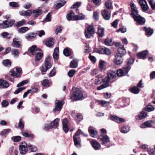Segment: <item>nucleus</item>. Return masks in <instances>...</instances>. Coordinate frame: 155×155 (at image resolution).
<instances>
[{"label":"nucleus","mask_w":155,"mask_h":155,"mask_svg":"<svg viewBox=\"0 0 155 155\" xmlns=\"http://www.w3.org/2000/svg\"><path fill=\"white\" fill-rule=\"evenodd\" d=\"M73 140L74 145L76 147L78 148H80L81 147V139L80 137L73 136Z\"/></svg>","instance_id":"nucleus-18"},{"label":"nucleus","mask_w":155,"mask_h":155,"mask_svg":"<svg viewBox=\"0 0 155 155\" xmlns=\"http://www.w3.org/2000/svg\"><path fill=\"white\" fill-rule=\"evenodd\" d=\"M98 140L102 142V144L105 145L109 142L110 139L109 137L107 135L102 134L100 136Z\"/></svg>","instance_id":"nucleus-8"},{"label":"nucleus","mask_w":155,"mask_h":155,"mask_svg":"<svg viewBox=\"0 0 155 155\" xmlns=\"http://www.w3.org/2000/svg\"><path fill=\"white\" fill-rule=\"evenodd\" d=\"M59 48L58 47H56L54 50L53 54V57L54 60L57 59L58 57Z\"/></svg>","instance_id":"nucleus-34"},{"label":"nucleus","mask_w":155,"mask_h":155,"mask_svg":"<svg viewBox=\"0 0 155 155\" xmlns=\"http://www.w3.org/2000/svg\"><path fill=\"white\" fill-rule=\"evenodd\" d=\"M90 143L94 150H98L100 149L101 145L97 140H93L90 142Z\"/></svg>","instance_id":"nucleus-15"},{"label":"nucleus","mask_w":155,"mask_h":155,"mask_svg":"<svg viewBox=\"0 0 155 155\" xmlns=\"http://www.w3.org/2000/svg\"><path fill=\"white\" fill-rule=\"evenodd\" d=\"M1 35L2 37L4 38H9L11 37V35L9 34L8 33L5 32H2L1 34Z\"/></svg>","instance_id":"nucleus-58"},{"label":"nucleus","mask_w":155,"mask_h":155,"mask_svg":"<svg viewBox=\"0 0 155 155\" xmlns=\"http://www.w3.org/2000/svg\"><path fill=\"white\" fill-rule=\"evenodd\" d=\"M105 6L107 9H110L112 7L111 1L109 0L106 1L105 3Z\"/></svg>","instance_id":"nucleus-47"},{"label":"nucleus","mask_w":155,"mask_h":155,"mask_svg":"<svg viewBox=\"0 0 155 155\" xmlns=\"http://www.w3.org/2000/svg\"><path fill=\"white\" fill-rule=\"evenodd\" d=\"M33 16L35 17H38L39 15H41L42 13V11L40 9H37L34 10L33 12Z\"/></svg>","instance_id":"nucleus-30"},{"label":"nucleus","mask_w":155,"mask_h":155,"mask_svg":"<svg viewBox=\"0 0 155 155\" xmlns=\"http://www.w3.org/2000/svg\"><path fill=\"white\" fill-rule=\"evenodd\" d=\"M100 103L101 106L104 107H107L109 104V102L104 101H101Z\"/></svg>","instance_id":"nucleus-60"},{"label":"nucleus","mask_w":155,"mask_h":155,"mask_svg":"<svg viewBox=\"0 0 155 155\" xmlns=\"http://www.w3.org/2000/svg\"><path fill=\"white\" fill-rule=\"evenodd\" d=\"M129 128L127 126H125L121 128L120 132L123 133H126L129 131Z\"/></svg>","instance_id":"nucleus-37"},{"label":"nucleus","mask_w":155,"mask_h":155,"mask_svg":"<svg viewBox=\"0 0 155 155\" xmlns=\"http://www.w3.org/2000/svg\"><path fill=\"white\" fill-rule=\"evenodd\" d=\"M21 40L18 37L13 38L12 45L14 48H19L21 45Z\"/></svg>","instance_id":"nucleus-11"},{"label":"nucleus","mask_w":155,"mask_h":155,"mask_svg":"<svg viewBox=\"0 0 155 155\" xmlns=\"http://www.w3.org/2000/svg\"><path fill=\"white\" fill-rule=\"evenodd\" d=\"M0 86L4 88H6L9 86V84L6 81L1 79L0 80Z\"/></svg>","instance_id":"nucleus-32"},{"label":"nucleus","mask_w":155,"mask_h":155,"mask_svg":"<svg viewBox=\"0 0 155 155\" xmlns=\"http://www.w3.org/2000/svg\"><path fill=\"white\" fill-rule=\"evenodd\" d=\"M81 4V3L80 2H77L75 3V4H74L72 7H71L72 8H73L74 9H77V10H78L77 8L80 6Z\"/></svg>","instance_id":"nucleus-64"},{"label":"nucleus","mask_w":155,"mask_h":155,"mask_svg":"<svg viewBox=\"0 0 155 155\" xmlns=\"http://www.w3.org/2000/svg\"><path fill=\"white\" fill-rule=\"evenodd\" d=\"M130 6L131 10V15L133 18L134 16H136L138 15V11L136 6L132 1L130 2Z\"/></svg>","instance_id":"nucleus-9"},{"label":"nucleus","mask_w":155,"mask_h":155,"mask_svg":"<svg viewBox=\"0 0 155 155\" xmlns=\"http://www.w3.org/2000/svg\"><path fill=\"white\" fill-rule=\"evenodd\" d=\"M89 132L90 135L92 137H95L97 135V132L93 129H89Z\"/></svg>","instance_id":"nucleus-42"},{"label":"nucleus","mask_w":155,"mask_h":155,"mask_svg":"<svg viewBox=\"0 0 155 155\" xmlns=\"http://www.w3.org/2000/svg\"><path fill=\"white\" fill-rule=\"evenodd\" d=\"M147 116V113L144 111H142L139 114L136 116V118L137 120H139L146 117Z\"/></svg>","instance_id":"nucleus-21"},{"label":"nucleus","mask_w":155,"mask_h":155,"mask_svg":"<svg viewBox=\"0 0 155 155\" xmlns=\"http://www.w3.org/2000/svg\"><path fill=\"white\" fill-rule=\"evenodd\" d=\"M73 19L74 20H82L84 18V16L82 14H79L78 15H74Z\"/></svg>","instance_id":"nucleus-41"},{"label":"nucleus","mask_w":155,"mask_h":155,"mask_svg":"<svg viewBox=\"0 0 155 155\" xmlns=\"http://www.w3.org/2000/svg\"><path fill=\"white\" fill-rule=\"evenodd\" d=\"M36 33L31 32L26 34L25 38L27 40H30L35 38L36 36Z\"/></svg>","instance_id":"nucleus-28"},{"label":"nucleus","mask_w":155,"mask_h":155,"mask_svg":"<svg viewBox=\"0 0 155 155\" xmlns=\"http://www.w3.org/2000/svg\"><path fill=\"white\" fill-rule=\"evenodd\" d=\"M13 20H6L0 23V27L2 28H6L12 26L15 23Z\"/></svg>","instance_id":"nucleus-5"},{"label":"nucleus","mask_w":155,"mask_h":155,"mask_svg":"<svg viewBox=\"0 0 155 155\" xmlns=\"http://www.w3.org/2000/svg\"><path fill=\"white\" fill-rule=\"evenodd\" d=\"M105 44L107 46H110L112 45V39L111 38H107L104 40Z\"/></svg>","instance_id":"nucleus-45"},{"label":"nucleus","mask_w":155,"mask_h":155,"mask_svg":"<svg viewBox=\"0 0 155 155\" xmlns=\"http://www.w3.org/2000/svg\"><path fill=\"white\" fill-rule=\"evenodd\" d=\"M11 62L8 59L3 60L2 61V64L5 67H9L11 64Z\"/></svg>","instance_id":"nucleus-38"},{"label":"nucleus","mask_w":155,"mask_h":155,"mask_svg":"<svg viewBox=\"0 0 155 155\" xmlns=\"http://www.w3.org/2000/svg\"><path fill=\"white\" fill-rule=\"evenodd\" d=\"M97 34L99 37H102L104 34V29L100 26H99Z\"/></svg>","instance_id":"nucleus-25"},{"label":"nucleus","mask_w":155,"mask_h":155,"mask_svg":"<svg viewBox=\"0 0 155 155\" xmlns=\"http://www.w3.org/2000/svg\"><path fill=\"white\" fill-rule=\"evenodd\" d=\"M149 3L153 9H155V2L152 0H150Z\"/></svg>","instance_id":"nucleus-59"},{"label":"nucleus","mask_w":155,"mask_h":155,"mask_svg":"<svg viewBox=\"0 0 155 155\" xmlns=\"http://www.w3.org/2000/svg\"><path fill=\"white\" fill-rule=\"evenodd\" d=\"M11 75L12 76L18 78L21 76L22 74L21 68L16 67L10 71Z\"/></svg>","instance_id":"nucleus-4"},{"label":"nucleus","mask_w":155,"mask_h":155,"mask_svg":"<svg viewBox=\"0 0 155 155\" xmlns=\"http://www.w3.org/2000/svg\"><path fill=\"white\" fill-rule=\"evenodd\" d=\"M32 13V12L30 10H28L27 11H23L20 12L21 15L26 17L30 16Z\"/></svg>","instance_id":"nucleus-31"},{"label":"nucleus","mask_w":155,"mask_h":155,"mask_svg":"<svg viewBox=\"0 0 155 155\" xmlns=\"http://www.w3.org/2000/svg\"><path fill=\"white\" fill-rule=\"evenodd\" d=\"M139 2L143 12L148 10L149 9V7L147 2L145 0H139Z\"/></svg>","instance_id":"nucleus-12"},{"label":"nucleus","mask_w":155,"mask_h":155,"mask_svg":"<svg viewBox=\"0 0 155 155\" xmlns=\"http://www.w3.org/2000/svg\"><path fill=\"white\" fill-rule=\"evenodd\" d=\"M94 28L92 26H89L85 31V36L87 38H89L94 33Z\"/></svg>","instance_id":"nucleus-7"},{"label":"nucleus","mask_w":155,"mask_h":155,"mask_svg":"<svg viewBox=\"0 0 155 155\" xmlns=\"http://www.w3.org/2000/svg\"><path fill=\"white\" fill-rule=\"evenodd\" d=\"M78 60L74 59L70 62V66L71 68H75L78 67Z\"/></svg>","instance_id":"nucleus-27"},{"label":"nucleus","mask_w":155,"mask_h":155,"mask_svg":"<svg viewBox=\"0 0 155 155\" xmlns=\"http://www.w3.org/2000/svg\"><path fill=\"white\" fill-rule=\"evenodd\" d=\"M105 84H103L100 86L97 87V89L98 90H101L104 88L107 87L109 85V84L108 83H105Z\"/></svg>","instance_id":"nucleus-54"},{"label":"nucleus","mask_w":155,"mask_h":155,"mask_svg":"<svg viewBox=\"0 0 155 155\" xmlns=\"http://www.w3.org/2000/svg\"><path fill=\"white\" fill-rule=\"evenodd\" d=\"M118 53L117 54H119V55H122L123 56L126 53V50L124 48V45H122V47H119L118 49Z\"/></svg>","instance_id":"nucleus-23"},{"label":"nucleus","mask_w":155,"mask_h":155,"mask_svg":"<svg viewBox=\"0 0 155 155\" xmlns=\"http://www.w3.org/2000/svg\"><path fill=\"white\" fill-rule=\"evenodd\" d=\"M119 54H117L115 57L114 62L117 65H120L122 64L123 61V59L122 55H119Z\"/></svg>","instance_id":"nucleus-17"},{"label":"nucleus","mask_w":155,"mask_h":155,"mask_svg":"<svg viewBox=\"0 0 155 155\" xmlns=\"http://www.w3.org/2000/svg\"><path fill=\"white\" fill-rule=\"evenodd\" d=\"M64 54L66 56H68L71 54V52L69 49L68 48L64 49L63 51Z\"/></svg>","instance_id":"nucleus-55"},{"label":"nucleus","mask_w":155,"mask_h":155,"mask_svg":"<svg viewBox=\"0 0 155 155\" xmlns=\"http://www.w3.org/2000/svg\"><path fill=\"white\" fill-rule=\"evenodd\" d=\"M50 58L47 57L45 58V65H42L40 68V70L42 74H45L47 70L50 68L52 66L51 64L49 62Z\"/></svg>","instance_id":"nucleus-1"},{"label":"nucleus","mask_w":155,"mask_h":155,"mask_svg":"<svg viewBox=\"0 0 155 155\" xmlns=\"http://www.w3.org/2000/svg\"><path fill=\"white\" fill-rule=\"evenodd\" d=\"M28 147L29 148L31 152H35L37 150V148L35 146L31 145H28Z\"/></svg>","instance_id":"nucleus-52"},{"label":"nucleus","mask_w":155,"mask_h":155,"mask_svg":"<svg viewBox=\"0 0 155 155\" xmlns=\"http://www.w3.org/2000/svg\"><path fill=\"white\" fill-rule=\"evenodd\" d=\"M134 61V59L131 58L128 59L126 61V64L125 65H129L131 67L130 64H133Z\"/></svg>","instance_id":"nucleus-44"},{"label":"nucleus","mask_w":155,"mask_h":155,"mask_svg":"<svg viewBox=\"0 0 155 155\" xmlns=\"http://www.w3.org/2000/svg\"><path fill=\"white\" fill-rule=\"evenodd\" d=\"M35 60L36 61H39L43 57V53L41 50L35 54Z\"/></svg>","instance_id":"nucleus-24"},{"label":"nucleus","mask_w":155,"mask_h":155,"mask_svg":"<svg viewBox=\"0 0 155 155\" xmlns=\"http://www.w3.org/2000/svg\"><path fill=\"white\" fill-rule=\"evenodd\" d=\"M21 137L20 136H15L12 137V139L14 142H18L21 140Z\"/></svg>","instance_id":"nucleus-56"},{"label":"nucleus","mask_w":155,"mask_h":155,"mask_svg":"<svg viewBox=\"0 0 155 155\" xmlns=\"http://www.w3.org/2000/svg\"><path fill=\"white\" fill-rule=\"evenodd\" d=\"M29 49L30 52L33 55H35L41 50L35 45L31 47Z\"/></svg>","instance_id":"nucleus-20"},{"label":"nucleus","mask_w":155,"mask_h":155,"mask_svg":"<svg viewBox=\"0 0 155 155\" xmlns=\"http://www.w3.org/2000/svg\"><path fill=\"white\" fill-rule=\"evenodd\" d=\"M74 13L72 12H71L69 13L66 16V18L68 21L71 20L73 17H74Z\"/></svg>","instance_id":"nucleus-51"},{"label":"nucleus","mask_w":155,"mask_h":155,"mask_svg":"<svg viewBox=\"0 0 155 155\" xmlns=\"http://www.w3.org/2000/svg\"><path fill=\"white\" fill-rule=\"evenodd\" d=\"M101 51L102 54L109 55L110 54V52L109 49L104 47L102 48L101 49Z\"/></svg>","instance_id":"nucleus-33"},{"label":"nucleus","mask_w":155,"mask_h":155,"mask_svg":"<svg viewBox=\"0 0 155 155\" xmlns=\"http://www.w3.org/2000/svg\"><path fill=\"white\" fill-rule=\"evenodd\" d=\"M12 54L14 57L15 58H17L19 54V52L18 50L16 49H13L11 51Z\"/></svg>","instance_id":"nucleus-39"},{"label":"nucleus","mask_w":155,"mask_h":155,"mask_svg":"<svg viewBox=\"0 0 155 155\" xmlns=\"http://www.w3.org/2000/svg\"><path fill=\"white\" fill-rule=\"evenodd\" d=\"M143 28L145 30L146 35L149 37L153 33V30L150 28H146L143 27Z\"/></svg>","instance_id":"nucleus-29"},{"label":"nucleus","mask_w":155,"mask_h":155,"mask_svg":"<svg viewBox=\"0 0 155 155\" xmlns=\"http://www.w3.org/2000/svg\"><path fill=\"white\" fill-rule=\"evenodd\" d=\"M105 62L103 60H100L99 62V68L101 71H104L105 69V66L104 65Z\"/></svg>","instance_id":"nucleus-36"},{"label":"nucleus","mask_w":155,"mask_h":155,"mask_svg":"<svg viewBox=\"0 0 155 155\" xmlns=\"http://www.w3.org/2000/svg\"><path fill=\"white\" fill-rule=\"evenodd\" d=\"M29 29L28 27H22L18 29V32L21 33H24L28 30Z\"/></svg>","instance_id":"nucleus-49"},{"label":"nucleus","mask_w":155,"mask_h":155,"mask_svg":"<svg viewBox=\"0 0 155 155\" xmlns=\"http://www.w3.org/2000/svg\"><path fill=\"white\" fill-rule=\"evenodd\" d=\"M26 22L25 20L22 19L21 21L18 22L17 24V27H20L25 24Z\"/></svg>","instance_id":"nucleus-61"},{"label":"nucleus","mask_w":155,"mask_h":155,"mask_svg":"<svg viewBox=\"0 0 155 155\" xmlns=\"http://www.w3.org/2000/svg\"><path fill=\"white\" fill-rule=\"evenodd\" d=\"M75 72V70L74 69H71L68 72V76L69 77L71 78L74 75Z\"/></svg>","instance_id":"nucleus-57"},{"label":"nucleus","mask_w":155,"mask_h":155,"mask_svg":"<svg viewBox=\"0 0 155 155\" xmlns=\"http://www.w3.org/2000/svg\"><path fill=\"white\" fill-rule=\"evenodd\" d=\"M101 13L105 19L108 20L110 19V14L108 11L105 10H102Z\"/></svg>","instance_id":"nucleus-19"},{"label":"nucleus","mask_w":155,"mask_h":155,"mask_svg":"<svg viewBox=\"0 0 155 155\" xmlns=\"http://www.w3.org/2000/svg\"><path fill=\"white\" fill-rule=\"evenodd\" d=\"M130 91L133 93L137 94L139 93L140 90L137 87H134L130 89Z\"/></svg>","instance_id":"nucleus-48"},{"label":"nucleus","mask_w":155,"mask_h":155,"mask_svg":"<svg viewBox=\"0 0 155 155\" xmlns=\"http://www.w3.org/2000/svg\"><path fill=\"white\" fill-rule=\"evenodd\" d=\"M148 53L147 50H144L138 53L137 54V56L139 58L145 59L147 58V55Z\"/></svg>","instance_id":"nucleus-16"},{"label":"nucleus","mask_w":155,"mask_h":155,"mask_svg":"<svg viewBox=\"0 0 155 155\" xmlns=\"http://www.w3.org/2000/svg\"><path fill=\"white\" fill-rule=\"evenodd\" d=\"M51 82L48 79H45L41 83L44 86L48 87L50 86Z\"/></svg>","instance_id":"nucleus-46"},{"label":"nucleus","mask_w":155,"mask_h":155,"mask_svg":"<svg viewBox=\"0 0 155 155\" xmlns=\"http://www.w3.org/2000/svg\"><path fill=\"white\" fill-rule=\"evenodd\" d=\"M133 18L134 21H136L139 25H143L145 21V19L140 15L134 16Z\"/></svg>","instance_id":"nucleus-13"},{"label":"nucleus","mask_w":155,"mask_h":155,"mask_svg":"<svg viewBox=\"0 0 155 155\" xmlns=\"http://www.w3.org/2000/svg\"><path fill=\"white\" fill-rule=\"evenodd\" d=\"M72 98L74 100H80L83 99L82 92L78 88L75 89L73 94Z\"/></svg>","instance_id":"nucleus-3"},{"label":"nucleus","mask_w":155,"mask_h":155,"mask_svg":"<svg viewBox=\"0 0 155 155\" xmlns=\"http://www.w3.org/2000/svg\"><path fill=\"white\" fill-rule=\"evenodd\" d=\"M64 101H57L55 103V108L54 109V112L56 111H60L62 108L63 105L64 104Z\"/></svg>","instance_id":"nucleus-14"},{"label":"nucleus","mask_w":155,"mask_h":155,"mask_svg":"<svg viewBox=\"0 0 155 155\" xmlns=\"http://www.w3.org/2000/svg\"><path fill=\"white\" fill-rule=\"evenodd\" d=\"M52 122H51L45 124L44 129L45 130H48L49 129H51L52 128Z\"/></svg>","instance_id":"nucleus-40"},{"label":"nucleus","mask_w":155,"mask_h":155,"mask_svg":"<svg viewBox=\"0 0 155 155\" xmlns=\"http://www.w3.org/2000/svg\"><path fill=\"white\" fill-rule=\"evenodd\" d=\"M131 67L129 65H124L122 70L120 69L117 70V75L118 76L126 75L130 69Z\"/></svg>","instance_id":"nucleus-2"},{"label":"nucleus","mask_w":155,"mask_h":155,"mask_svg":"<svg viewBox=\"0 0 155 155\" xmlns=\"http://www.w3.org/2000/svg\"><path fill=\"white\" fill-rule=\"evenodd\" d=\"M66 2L65 1L62 0L60 1L59 3L57 4L56 7L57 8H59L63 6L65 4Z\"/></svg>","instance_id":"nucleus-50"},{"label":"nucleus","mask_w":155,"mask_h":155,"mask_svg":"<svg viewBox=\"0 0 155 155\" xmlns=\"http://www.w3.org/2000/svg\"><path fill=\"white\" fill-rule=\"evenodd\" d=\"M28 145L26 143H21L19 145V148L21 153L25 154L28 151Z\"/></svg>","instance_id":"nucleus-10"},{"label":"nucleus","mask_w":155,"mask_h":155,"mask_svg":"<svg viewBox=\"0 0 155 155\" xmlns=\"http://www.w3.org/2000/svg\"><path fill=\"white\" fill-rule=\"evenodd\" d=\"M45 44L48 47L52 46L54 44L53 39L52 38H50L46 41Z\"/></svg>","instance_id":"nucleus-35"},{"label":"nucleus","mask_w":155,"mask_h":155,"mask_svg":"<svg viewBox=\"0 0 155 155\" xmlns=\"http://www.w3.org/2000/svg\"><path fill=\"white\" fill-rule=\"evenodd\" d=\"M67 123V120L66 118L64 119L62 121L63 128L65 133H67L68 130Z\"/></svg>","instance_id":"nucleus-22"},{"label":"nucleus","mask_w":155,"mask_h":155,"mask_svg":"<svg viewBox=\"0 0 155 155\" xmlns=\"http://www.w3.org/2000/svg\"><path fill=\"white\" fill-rule=\"evenodd\" d=\"M59 119L58 118H56L53 121L52 124V128H55L57 127L59 125Z\"/></svg>","instance_id":"nucleus-43"},{"label":"nucleus","mask_w":155,"mask_h":155,"mask_svg":"<svg viewBox=\"0 0 155 155\" xmlns=\"http://www.w3.org/2000/svg\"><path fill=\"white\" fill-rule=\"evenodd\" d=\"M152 125V122L151 121H147L142 124L140 126V127L142 128L149 127H151Z\"/></svg>","instance_id":"nucleus-26"},{"label":"nucleus","mask_w":155,"mask_h":155,"mask_svg":"<svg viewBox=\"0 0 155 155\" xmlns=\"http://www.w3.org/2000/svg\"><path fill=\"white\" fill-rule=\"evenodd\" d=\"M28 82V80H25L22 81L19 83L17 85V87H20L26 84H27Z\"/></svg>","instance_id":"nucleus-62"},{"label":"nucleus","mask_w":155,"mask_h":155,"mask_svg":"<svg viewBox=\"0 0 155 155\" xmlns=\"http://www.w3.org/2000/svg\"><path fill=\"white\" fill-rule=\"evenodd\" d=\"M116 72L113 71H110L107 74V77L102 80L104 83H108L110 79H113L116 77Z\"/></svg>","instance_id":"nucleus-6"},{"label":"nucleus","mask_w":155,"mask_h":155,"mask_svg":"<svg viewBox=\"0 0 155 155\" xmlns=\"http://www.w3.org/2000/svg\"><path fill=\"white\" fill-rule=\"evenodd\" d=\"M154 108L150 105H147L145 108V110L148 112H150L154 110Z\"/></svg>","instance_id":"nucleus-53"},{"label":"nucleus","mask_w":155,"mask_h":155,"mask_svg":"<svg viewBox=\"0 0 155 155\" xmlns=\"http://www.w3.org/2000/svg\"><path fill=\"white\" fill-rule=\"evenodd\" d=\"M115 118L116 119L115 122L117 123H120L124 122V120L123 118H119L117 116H116Z\"/></svg>","instance_id":"nucleus-63"}]
</instances>
